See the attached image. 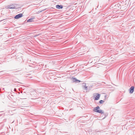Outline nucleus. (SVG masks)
I'll use <instances>...</instances> for the list:
<instances>
[{
  "mask_svg": "<svg viewBox=\"0 0 135 135\" xmlns=\"http://www.w3.org/2000/svg\"><path fill=\"white\" fill-rule=\"evenodd\" d=\"M99 108V106H98L94 108V109H93V111L95 112L101 113V114H104V112L102 110H98Z\"/></svg>",
  "mask_w": 135,
  "mask_h": 135,
  "instance_id": "1",
  "label": "nucleus"
},
{
  "mask_svg": "<svg viewBox=\"0 0 135 135\" xmlns=\"http://www.w3.org/2000/svg\"><path fill=\"white\" fill-rule=\"evenodd\" d=\"M17 5L16 4H9L6 7L7 8L15 9Z\"/></svg>",
  "mask_w": 135,
  "mask_h": 135,
  "instance_id": "2",
  "label": "nucleus"
},
{
  "mask_svg": "<svg viewBox=\"0 0 135 135\" xmlns=\"http://www.w3.org/2000/svg\"><path fill=\"white\" fill-rule=\"evenodd\" d=\"M23 16V14L20 13L16 15L14 17V18L16 19H18L20 18Z\"/></svg>",
  "mask_w": 135,
  "mask_h": 135,
  "instance_id": "3",
  "label": "nucleus"
},
{
  "mask_svg": "<svg viewBox=\"0 0 135 135\" xmlns=\"http://www.w3.org/2000/svg\"><path fill=\"white\" fill-rule=\"evenodd\" d=\"M86 84L85 83H82V87L84 90H86L87 91L88 90V86L86 85Z\"/></svg>",
  "mask_w": 135,
  "mask_h": 135,
  "instance_id": "4",
  "label": "nucleus"
},
{
  "mask_svg": "<svg viewBox=\"0 0 135 135\" xmlns=\"http://www.w3.org/2000/svg\"><path fill=\"white\" fill-rule=\"evenodd\" d=\"M134 86H132L129 89V93H132L134 90Z\"/></svg>",
  "mask_w": 135,
  "mask_h": 135,
  "instance_id": "5",
  "label": "nucleus"
},
{
  "mask_svg": "<svg viewBox=\"0 0 135 135\" xmlns=\"http://www.w3.org/2000/svg\"><path fill=\"white\" fill-rule=\"evenodd\" d=\"M97 95L96 96L95 98L94 99L95 100H97L99 99L100 97V94L97 93Z\"/></svg>",
  "mask_w": 135,
  "mask_h": 135,
  "instance_id": "6",
  "label": "nucleus"
},
{
  "mask_svg": "<svg viewBox=\"0 0 135 135\" xmlns=\"http://www.w3.org/2000/svg\"><path fill=\"white\" fill-rule=\"evenodd\" d=\"M56 7L57 9H60L62 8L63 6L62 5H57L56 6Z\"/></svg>",
  "mask_w": 135,
  "mask_h": 135,
  "instance_id": "7",
  "label": "nucleus"
},
{
  "mask_svg": "<svg viewBox=\"0 0 135 135\" xmlns=\"http://www.w3.org/2000/svg\"><path fill=\"white\" fill-rule=\"evenodd\" d=\"M73 81V82H76V83H79L80 82V80H78L77 79L75 78L72 79Z\"/></svg>",
  "mask_w": 135,
  "mask_h": 135,
  "instance_id": "8",
  "label": "nucleus"
},
{
  "mask_svg": "<svg viewBox=\"0 0 135 135\" xmlns=\"http://www.w3.org/2000/svg\"><path fill=\"white\" fill-rule=\"evenodd\" d=\"M35 19L34 17H32L30 18V19H29L28 20H27V22H32L33 21V20L34 19Z\"/></svg>",
  "mask_w": 135,
  "mask_h": 135,
  "instance_id": "9",
  "label": "nucleus"
},
{
  "mask_svg": "<svg viewBox=\"0 0 135 135\" xmlns=\"http://www.w3.org/2000/svg\"><path fill=\"white\" fill-rule=\"evenodd\" d=\"M104 102V100H100V101H99V103H100V104H102L103 103V102Z\"/></svg>",
  "mask_w": 135,
  "mask_h": 135,
  "instance_id": "10",
  "label": "nucleus"
},
{
  "mask_svg": "<svg viewBox=\"0 0 135 135\" xmlns=\"http://www.w3.org/2000/svg\"><path fill=\"white\" fill-rule=\"evenodd\" d=\"M117 6H118L119 7L120 6V5L119 3L117 4V5H116Z\"/></svg>",
  "mask_w": 135,
  "mask_h": 135,
  "instance_id": "11",
  "label": "nucleus"
},
{
  "mask_svg": "<svg viewBox=\"0 0 135 135\" xmlns=\"http://www.w3.org/2000/svg\"><path fill=\"white\" fill-rule=\"evenodd\" d=\"M117 0H112V2H116Z\"/></svg>",
  "mask_w": 135,
  "mask_h": 135,
  "instance_id": "12",
  "label": "nucleus"
},
{
  "mask_svg": "<svg viewBox=\"0 0 135 135\" xmlns=\"http://www.w3.org/2000/svg\"><path fill=\"white\" fill-rule=\"evenodd\" d=\"M1 71L0 72V73H2V72H3V71Z\"/></svg>",
  "mask_w": 135,
  "mask_h": 135,
  "instance_id": "13",
  "label": "nucleus"
},
{
  "mask_svg": "<svg viewBox=\"0 0 135 135\" xmlns=\"http://www.w3.org/2000/svg\"><path fill=\"white\" fill-rule=\"evenodd\" d=\"M3 90H4V89L3 88Z\"/></svg>",
  "mask_w": 135,
  "mask_h": 135,
  "instance_id": "14",
  "label": "nucleus"
}]
</instances>
